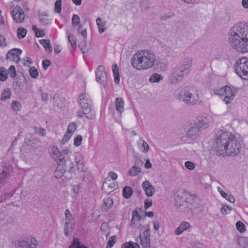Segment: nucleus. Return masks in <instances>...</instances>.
I'll return each mask as SVG.
<instances>
[{
	"label": "nucleus",
	"mask_w": 248,
	"mask_h": 248,
	"mask_svg": "<svg viewBox=\"0 0 248 248\" xmlns=\"http://www.w3.org/2000/svg\"><path fill=\"white\" fill-rule=\"evenodd\" d=\"M216 151L218 155L226 154L235 156L239 154L241 148V141L234 135L225 130H218L216 133Z\"/></svg>",
	"instance_id": "obj_1"
},
{
	"label": "nucleus",
	"mask_w": 248,
	"mask_h": 248,
	"mask_svg": "<svg viewBox=\"0 0 248 248\" xmlns=\"http://www.w3.org/2000/svg\"><path fill=\"white\" fill-rule=\"evenodd\" d=\"M231 46L238 52H248V25L243 23L234 25L230 30Z\"/></svg>",
	"instance_id": "obj_2"
},
{
	"label": "nucleus",
	"mask_w": 248,
	"mask_h": 248,
	"mask_svg": "<svg viewBox=\"0 0 248 248\" xmlns=\"http://www.w3.org/2000/svg\"><path fill=\"white\" fill-rule=\"evenodd\" d=\"M156 61V57L153 51L149 50L138 51L133 55L131 63L137 70L147 69L153 66Z\"/></svg>",
	"instance_id": "obj_3"
},
{
	"label": "nucleus",
	"mask_w": 248,
	"mask_h": 248,
	"mask_svg": "<svg viewBox=\"0 0 248 248\" xmlns=\"http://www.w3.org/2000/svg\"><path fill=\"white\" fill-rule=\"evenodd\" d=\"M175 205L180 212H186L189 210L193 212L195 203V197L185 191L177 192L175 195Z\"/></svg>",
	"instance_id": "obj_4"
},
{
	"label": "nucleus",
	"mask_w": 248,
	"mask_h": 248,
	"mask_svg": "<svg viewBox=\"0 0 248 248\" xmlns=\"http://www.w3.org/2000/svg\"><path fill=\"white\" fill-rule=\"evenodd\" d=\"M192 64L190 58L185 59L181 65L175 67L170 77V81L172 84H176L181 81L183 77L189 74Z\"/></svg>",
	"instance_id": "obj_5"
},
{
	"label": "nucleus",
	"mask_w": 248,
	"mask_h": 248,
	"mask_svg": "<svg viewBox=\"0 0 248 248\" xmlns=\"http://www.w3.org/2000/svg\"><path fill=\"white\" fill-rule=\"evenodd\" d=\"M201 132L197 125L191 123L187 126L185 135L182 136L181 140L184 142L190 143L197 139Z\"/></svg>",
	"instance_id": "obj_6"
},
{
	"label": "nucleus",
	"mask_w": 248,
	"mask_h": 248,
	"mask_svg": "<svg viewBox=\"0 0 248 248\" xmlns=\"http://www.w3.org/2000/svg\"><path fill=\"white\" fill-rule=\"evenodd\" d=\"M177 98L188 105H194L197 104L199 100V95L198 92L193 90L181 92L178 95Z\"/></svg>",
	"instance_id": "obj_7"
},
{
	"label": "nucleus",
	"mask_w": 248,
	"mask_h": 248,
	"mask_svg": "<svg viewBox=\"0 0 248 248\" xmlns=\"http://www.w3.org/2000/svg\"><path fill=\"white\" fill-rule=\"evenodd\" d=\"M236 73L242 79L248 80V60L242 58L238 60L234 65Z\"/></svg>",
	"instance_id": "obj_8"
},
{
	"label": "nucleus",
	"mask_w": 248,
	"mask_h": 248,
	"mask_svg": "<svg viewBox=\"0 0 248 248\" xmlns=\"http://www.w3.org/2000/svg\"><path fill=\"white\" fill-rule=\"evenodd\" d=\"M140 231H143L140 235L141 245L145 248L150 247V231L149 226L148 225L141 226Z\"/></svg>",
	"instance_id": "obj_9"
},
{
	"label": "nucleus",
	"mask_w": 248,
	"mask_h": 248,
	"mask_svg": "<svg viewBox=\"0 0 248 248\" xmlns=\"http://www.w3.org/2000/svg\"><path fill=\"white\" fill-rule=\"evenodd\" d=\"M96 81L99 82L103 86L105 87L108 83L107 77L105 67L103 65H99L95 71Z\"/></svg>",
	"instance_id": "obj_10"
},
{
	"label": "nucleus",
	"mask_w": 248,
	"mask_h": 248,
	"mask_svg": "<svg viewBox=\"0 0 248 248\" xmlns=\"http://www.w3.org/2000/svg\"><path fill=\"white\" fill-rule=\"evenodd\" d=\"M65 223L64 227V234L68 236L69 233L73 230L74 225V217L68 209L65 211Z\"/></svg>",
	"instance_id": "obj_11"
},
{
	"label": "nucleus",
	"mask_w": 248,
	"mask_h": 248,
	"mask_svg": "<svg viewBox=\"0 0 248 248\" xmlns=\"http://www.w3.org/2000/svg\"><path fill=\"white\" fill-rule=\"evenodd\" d=\"M11 14L13 19L16 23H21L23 21L25 18V15L22 9L18 5L13 8L11 11Z\"/></svg>",
	"instance_id": "obj_12"
},
{
	"label": "nucleus",
	"mask_w": 248,
	"mask_h": 248,
	"mask_svg": "<svg viewBox=\"0 0 248 248\" xmlns=\"http://www.w3.org/2000/svg\"><path fill=\"white\" fill-rule=\"evenodd\" d=\"M37 244L38 242L36 240L28 239L17 241L16 243V245L20 248H36Z\"/></svg>",
	"instance_id": "obj_13"
},
{
	"label": "nucleus",
	"mask_w": 248,
	"mask_h": 248,
	"mask_svg": "<svg viewBox=\"0 0 248 248\" xmlns=\"http://www.w3.org/2000/svg\"><path fill=\"white\" fill-rule=\"evenodd\" d=\"M51 154L52 158L56 162L61 163L62 164H65V160L64 156L57 147L54 146L52 148Z\"/></svg>",
	"instance_id": "obj_14"
},
{
	"label": "nucleus",
	"mask_w": 248,
	"mask_h": 248,
	"mask_svg": "<svg viewBox=\"0 0 248 248\" xmlns=\"http://www.w3.org/2000/svg\"><path fill=\"white\" fill-rule=\"evenodd\" d=\"M22 53V50L19 48L11 49L6 55L7 60L18 62L20 61L19 56Z\"/></svg>",
	"instance_id": "obj_15"
},
{
	"label": "nucleus",
	"mask_w": 248,
	"mask_h": 248,
	"mask_svg": "<svg viewBox=\"0 0 248 248\" xmlns=\"http://www.w3.org/2000/svg\"><path fill=\"white\" fill-rule=\"evenodd\" d=\"M226 89H227V90L226 93H224L225 94L224 96L225 98L223 100L228 104L233 99L237 90L234 87L231 88L228 86H226Z\"/></svg>",
	"instance_id": "obj_16"
},
{
	"label": "nucleus",
	"mask_w": 248,
	"mask_h": 248,
	"mask_svg": "<svg viewBox=\"0 0 248 248\" xmlns=\"http://www.w3.org/2000/svg\"><path fill=\"white\" fill-rule=\"evenodd\" d=\"M209 122L207 117L206 115H203L199 116L197 120L193 124L197 125L199 126V129L202 131L208 126Z\"/></svg>",
	"instance_id": "obj_17"
},
{
	"label": "nucleus",
	"mask_w": 248,
	"mask_h": 248,
	"mask_svg": "<svg viewBox=\"0 0 248 248\" xmlns=\"http://www.w3.org/2000/svg\"><path fill=\"white\" fill-rule=\"evenodd\" d=\"M81 107L83 109V113L86 117L90 120L93 119L95 118V115L91 112V104L86 102H79Z\"/></svg>",
	"instance_id": "obj_18"
},
{
	"label": "nucleus",
	"mask_w": 248,
	"mask_h": 248,
	"mask_svg": "<svg viewBox=\"0 0 248 248\" xmlns=\"http://www.w3.org/2000/svg\"><path fill=\"white\" fill-rule=\"evenodd\" d=\"M143 162L140 160H136L134 165L128 171V174L131 176L138 175L141 172L140 167L143 165Z\"/></svg>",
	"instance_id": "obj_19"
},
{
	"label": "nucleus",
	"mask_w": 248,
	"mask_h": 248,
	"mask_svg": "<svg viewBox=\"0 0 248 248\" xmlns=\"http://www.w3.org/2000/svg\"><path fill=\"white\" fill-rule=\"evenodd\" d=\"M142 187L147 197L152 196L155 193V188L148 181H145L142 184Z\"/></svg>",
	"instance_id": "obj_20"
},
{
	"label": "nucleus",
	"mask_w": 248,
	"mask_h": 248,
	"mask_svg": "<svg viewBox=\"0 0 248 248\" xmlns=\"http://www.w3.org/2000/svg\"><path fill=\"white\" fill-rule=\"evenodd\" d=\"M13 171V167L11 165L3 167L2 170L0 172V183H3L9 177Z\"/></svg>",
	"instance_id": "obj_21"
},
{
	"label": "nucleus",
	"mask_w": 248,
	"mask_h": 248,
	"mask_svg": "<svg viewBox=\"0 0 248 248\" xmlns=\"http://www.w3.org/2000/svg\"><path fill=\"white\" fill-rule=\"evenodd\" d=\"M116 186L114 182H111L110 184L108 183L107 179L106 178L103 183L102 190L105 193L109 194L115 188Z\"/></svg>",
	"instance_id": "obj_22"
},
{
	"label": "nucleus",
	"mask_w": 248,
	"mask_h": 248,
	"mask_svg": "<svg viewBox=\"0 0 248 248\" xmlns=\"http://www.w3.org/2000/svg\"><path fill=\"white\" fill-rule=\"evenodd\" d=\"M75 160L77 170L79 171H83L84 170V164L83 162L82 155L80 153L77 154L75 156Z\"/></svg>",
	"instance_id": "obj_23"
},
{
	"label": "nucleus",
	"mask_w": 248,
	"mask_h": 248,
	"mask_svg": "<svg viewBox=\"0 0 248 248\" xmlns=\"http://www.w3.org/2000/svg\"><path fill=\"white\" fill-rule=\"evenodd\" d=\"M115 105L116 109L120 113L123 112L124 110V99L121 97H118L116 98L115 101Z\"/></svg>",
	"instance_id": "obj_24"
},
{
	"label": "nucleus",
	"mask_w": 248,
	"mask_h": 248,
	"mask_svg": "<svg viewBox=\"0 0 248 248\" xmlns=\"http://www.w3.org/2000/svg\"><path fill=\"white\" fill-rule=\"evenodd\" d=\"M39 21L43 25H46L50 22L51 19L46 17L47 15L46 14H42L40 12H38Z\"/></svg>",
	"instance_id": "obj_25"
},
{
	"label": "nucleus",
	"mask_w": 248,
	"mask_h": 248,
	"mask_svg": "<svg viewBox=\"0 0 248 248\" xmlns=\"http://www.w3.org/2000/svg\"><path fill=\"white\" fill-rule=\"evenodd\" d=\"M189 226H190V225L188 222H183L176 229V230L175 231V233L177 235H179L181 233H182V232L184 231L187 230L188 228H189Z\"/></svg>",
	"instance_id": "obj_26"
},
{
	"label": "nucleus",
	"mask_w": 248,
	"mask_h": 248,
	"mask_svg": "<svg viewBox=\"0 0 248 248\" xmlns=\"http://www.w3.org/2000/svg\"><path fill=\"white\" fill-rule=\"evenodd\" d=\"M61 163H58V166L54 172V176L57 178H61L65 171L64 167L61 165Z\"/></svg>",
	"instance_id": "obj_27"
},
{
	"label": "nucleus",
	"mask_w": 248,
	"mask_h": 248,
	"mask_svg": "<svg viewBox=\"0 0 248 248\" xmlns=\"http://www.w3.org/2000/svg\"><path fill=\"white\" fill-rule=\"evenodd\" d=\"M112 68L114 77V82L116 84H118L120 82V78L118 65L116 64H114L112 65Z\"/></svg>",
	"instance_id": "obj_28"
},
{
	"label": "nucleus",
	"mask_w": 248,
	"mask_h": 248,
	"mask_svg": "<svg viewBox=\"0 0 248 248\" xmlns=\"http://www.w3.org/2000/svg\"><path fill=\"white\" fill-rule=\"evenodd\" d=\"M40 44L43 45L46 51H48L49 53L52 51V47L50 46V41L48 39H42L39 41Z\"/></svg>",
	"instance_id": "obj_29"
},
{
	"label": "nucleus",
	"mask_w": 248,
	"mask_h": 248,
	"mask_svg": "<svg viewBox=\"0 0 248 248\" xmlns=\"http://www.w3.org/2000/svg\"><path fill=\"white\" fill-rule=\"evenodd\" d=\"M68 248H88L83 244H81L79 240L77 238H74L72 244Z\"/></svg>",
	"instance_id": "obj_30"
},
{
	"label": "nucleus",
	"mask_w": 248,
	"mask_h": 248,
	"mask_svg": "<svg viewBox=\"0 0 248 248\" xmlns=\"http://www.w3.org/2000/svg\"><path fill=\"white\" fill-rule=\"evenodd\" d=\"M133 193V190L130 186H125L123 189V196L126 199H129Z\"/></svg>",
	"instance_id": "obj_31"
},
{
	"label": "nucleus",
	"mask_w": 248,
	"mask_h": 248,
	"mask_svg": "<svg viewBox=\"0 0 248 248\" xmlns=\"http://www.w3.org/2000/svg\"><path fill=\"white\" fill-rule=\"evenodd\" d=\"M163 79V77L158 74V73H154L149 78V81L151 83H157L159 82L160 81Z\"/></svg>",
	"instance_id": "obj_32"
},
{
	"label": "nucleus",
	"mask_w": 248,
	"mask_h": 248,
	"mask_svg": "<svg viewBox=\"0 0 248 248\" xmlns=\"http://www.w3.org/2000/svg\"><path fill=\"white\" fill-rule=\"evenodd\" d=\"M96 22L98 27L99 33H102L105 31L106 29V28H105V26L106 25V22L102 21V19L100 17H98V18H97Z\"/></svg>",
	"instance_id": "obj_33"
},
{
	"label": "nucleus",
	"mask_w": 248,
	"mask_h": 248,
	"mask_svg": "<svg viewBox=\"0 0 248 248\" xmlns=\"http://www.w3.org/2000/svg\"><path fill=\"white\" fill-rule=\"evenodd\" d=\"M13 85L15 90H22L24 87L23 82L18 77L14 79Z\"/></svg>",
	"instance_id": "obj_34"
},
{
	"label": "nucleus",
	"mask_w": 248,
	"mask_h": 248,
	"mask_svg": "<svg viewBox=\"0 0 248 248\" xmlns=\"http://www.w3.org/2000/svg\"><path fill=\"white\" fill-rule=\"evenodd\" d=\"M121 248H140L139 245L132 241H129L128 242H125L124 243Z\"/></svg>",
	"instance_id": "obj_35"
},
{
	"label": "nucleus",
	"mask_w": 248,
	"mask_h": 248,
	"mask_svg": "<svg viewBox=\"0 0 248 248\" xmlns=\"http://www.w3.org/2000/svg\"><path fill=\"white\" fill-rule=\"evenodd\" d=\"M79 102H86L92 104V101L88 94L85 93H81L79 97Z\"/></svg>",
	"instance_id": "obj_36"
},
{
	"label": "nucleus",
	"mask_w": 248,
	"mask_h": 248,
	"mask_svg": "<svg viewBox=\"0 0 248 248\" xmlns=\"http://www.w3.org/2000/svg\"><path fill=\"white\" fill-rule=\"evenodd\" d=\"M11 95V93L10 89H6L1 93V100L3 101H6L7 99L10 98Z\"/></svg>",
	"instance_id": "obj_37"
},
{
	"label": "nucleus",
	"mask_w": 248,
	"mask_h": 248,
	"mask_svg": "<svg viewBox=\"0 0 248 248\" xmlns=\"http://www.w3.org/2000/svg\"><path fill=\"white\" fill-rule=\"evenodd\" d=\"M8 78V74L6 70L4 67H0V80L1 81H5Z\"/></svg>",
	"instance_id": "obj_38"
},
{
	"label": "nucleus",
	"mask_w": 248,
	"mask_h": 248,
	"mask_svg": "<svg viewBox=\"0 0 248 248\" xmlns=\"http://www.w3.org/2000/svg\"><path fill=\"white\" fill-rule=\"evenodd\" d=\"M113 201L110 198H108L104 200V203L103 204V208L104 209H108L112 207L113 205Z\"/></svg>",
	"instance_id": "obj_39"
},
{
	"label": "nucleus",
	"mask_w": 248,
	"mask_h": 248,
	"mask_svg": "<svg viewBox=\"0 0 248 248\" xmlns=\"http://www.w3.org/2000/svg\"><path fill=\"white\" fill-rule=\"evenodd\" d=\"M30 76L33 78H37L38 77V71L34 66L31 67L29 69Z\"/></svg>",
	"instance_id": "obj_40"
},
{
	"label": "nucleus",
	"mask_w": 248,
	"mask_h": 248,
	"mask_svg": "<svg viewBox=\"0 0 248 248\" xmlns=\"http://www.w3.org/2000/svg\"><path fill=\"white\" fill-rule=\"evenodd\" d=\"M27 31L25 29L19 27L17 30V34L19 38H23L26 36Z\"/></svg>",
	"instance_id": "obj_41"
},
{
	"label": "nucleus",
	"mask_w": 248,
	"mask_h": 248,
	"mask_svg": "<svg viewBox=\"0 0 248 248\" xmlns=\"http://www.w3.org/2000/svg\"><path fill=\"white\" fill-rule=\"evenodd\" d=\"M221 195L231 202L233 203L235 201L234 198L232 195L228 194L224 191L221 192Z\"/></svg>",
	"instance_id": "obj_42"
},
{
	"label": "nucleus",
	"mask_w": 248,
	"mask_h": 248,
	"mask_svg": "<svg viewBox=\"0 0 248 248\" xmlns=\"http://www.w3.org/2000/svg\"><path fill=\"white\" fill-rule=\"evenodd\" d=\"M116 240L117 238L116 236H111L107 243L106 248H111L116 243Z\"/></svg>",
	"instance_id": "obj_43"
},
{
	"label": "nucleus",
	"mask_w": 248,
	"mask_h": 248,
	"mask_svg": "<svg viewBox=\"0 0 248 248\" xmlns=\"http://www.w3.org/2000/svg\"><path fill=\"white\" fill-rule=\"evenodd\" d=\"M80 22L79 17L77 15H74L72 18V24L74 27L79 25Z\"/></svg>",
	"instance_id": "obj_44"
},
{
	"label": "nucleus",
	"mask_w": 248,
	"mask_h": 248,
	"mask_svg": "<svg viewBox=\"0 0 248 248\" xmlns=\"http://www.w3.org/2000/svg\"><path fill=\"white\" fill-rule=\"evenodd\" d=\"M76 128V125L74 123H70L67 128V132L72 135Z\"/></svg>",
	"instance_id": "obj_45"
},
{
	"label": "nucleus",
	"mask_w": 248,
	"mask_h": 248,
	"mask_svg": "<svg viewBox=\"0 0 248 248\" xmlns=\"http://www.w3.org/2000/svg\"><path fill=\"white\" fill-rule=\"evenodd\" d=\"M55 12L57 13H60L62 10V0H57L55 3Z\"/></svg>",
	"instance_id": "obj_46"
},
{
	"label": "nucleus",
	"mask_w": 248,
	"mask_h": 248,
	"mask_svg": "<svg viewBox=\"0 0 248 248\" xmlns=\"http://www.w3.org/2000/svg\"><path fill=\"white\" fill-rule=\"evenodd\" d=\"M237 230L240 232H243L246 230V227L243 223L240 221H238L236 224Z\"/></svg>",
	"instance_id": "obj_47"
},
{
	"label": "nucleus",
	"mask_w": 248,
	"mask_h": 248,
	"mask_svg": "<svg viewBox=\"0 0 248 248\" xmlns=\"http://www.w3.org/2000/svg\"><path fill=\"white\" fill-rule=\"evenodd\" d=\"M8 73L11 78H14L16 75V68L14 65H11L8 70Z\"/></svg>",
	"instance_id": "obj_48"
},
{
	"label": "nucleus",
	"mask_w": 248,
	"mask_h": 248,
	"mask_svg": "<svg viewBox=\"0 0 248 248\" xmlns=\"http://www.w3.org/2000/svg\"><path fill=\"white\" fill-rule=\"evenodd\" d=\"M175 16L174 13L172 12H169L164 14L161 17V19L163 20H167L168 19L174 17Z\"/></svg>",
	"instance_id": "obj_49"
},
{
	"label": "nucleus",
	"mask_w": 248,
	"mask_h": 248,
	"mask_svg": "<svg viewBox=\"0 0 248 248\" xmlns=\"http://www.w3.org/2000/svg\"><path fill=\"white\" fill-rule=\"evenodd\" d=\"M132 219L131 221L134 223V221L135 220H140L141 218V217L139 215L138 212L136 210H134L132 212Z\"/></svg>",
	"instance_id": "obj_50"
},
{
	"label": "nucleus",
	"mask_w": 248,
	"mask_h": 248,
	"mask_svg": "<svg viewBox=\"0 0 248 248\" xmlns=\"http://www.w3.org/2000/svg\"><path fill=\"white\" fill-rule=\"evenodd\" d=\"M35 132L38 135L42 136H44L46 135V130L44 128L40 127L37 128V127H34L33 128Z\"/></svg>",
	"instance_id": "obj_51"
},
{
	"label": "nucleus",
	"mask_w": 248,
	"mask_h": 248,
	"mask_svg": "<svg viewBox=\"0 0 248 248\" xmlns=\"http://www.w3.org/2000/svg\"><path fill=\"white\" fill-rule=\"evenodd\" d=\"M226 90L225 86L223 88L216 89L215 90V93L220 96H224V93H226Z\"/></svg>",
	"instance_id": "obj_52"
},
{
	"label": "nucleus",
	"mask_w": 248,
	"mask_h": 248,
	"mask_svg": "<svg viewBox=\"0 0 248 248\" xmlns=\"http://www.w3.org/2000/svg\"><path fill=\"white\" fill-rule=\"evenodd\" d=\"M141 141L142 142V147L143 149H142V152L144 153H146L148 152L149 149V147L147 143L144 141L141 138L140 139Z\"/></svg>",
	"instance_id": "obj_53"
},
{
	"label": "nucleus",
	"mask_w": 248,
	"mask_h": 248,
	"mask_svg": "<svg viewBox=\"0 0 248 248\" xmlns=\"http://www.w3.org/2000/svg\"><path fill=\"white\" fill-rule=\"evenodd\" d=\"M53 101H54V103L55 104V105H56L57 106H58V107H61V101L60 100V98H59V96L58 94H55L54 96H53Z\"/></svg>",
	"instance_id": "obj_54"
},
{
	"label": "nucleus",
	"mask_w": 248,
	"mask_h": 248,
	"mask_svg": "<svg viewBox=\"0 0 248 248\" xmlns=\"http://www.w3.org/2000/svg\"><path fill=\"white\" fill-rule=\"evenodd\" d=\"M185 165L186 167L189 170H193L195 168V164L189 161H186L185 163Z\"/></svg>",
	"instance_id": "obj_55"
},
{
	"label": "nucleus",
	"mask_w": 248,
	"mask_h": 248,
	"mask_svg": "<svg viewBox=\"0 0 248 248\" xmlns=\"http://www.w3.org/2000/svg\"><path fill=\"white\" fill-rule=\"evenodd\" d=\"M21 108L20 103L17 101H13L12 102V108L15 111L19 110Z\"/></svg>",
	"instance_id": "obj_56"
},
{
	"label": "nucleus",
	"mask_w": 248,
	"mask_h": 248,
	"mask_svg": "<svg viewBox=\"0 0 248 248\" xmlns=\"http://www.w3.org/2000/svg\"><path fill=\"white\" fill-rule=\"evenodd\" d=\"M82 140V137L81 135L78 136L76 138H75L74 140V145L76 147L79 146L81 144V141Z\"/></svg>",
	"instance_id": "obj_57"
},
{
	"label": "nucleus",
	"mask_w": 248,
	"mask_h": 248,
	"mask_svg": "<svg viewBox=\"0 0 248 248\" xmlns=\"http://www.w3.org/2000/svg\"><path fill=\"white\" fill-rule=\"evenodd\" d=\"M72 135L66 132V133L64 135L63 138L62 139L61 143L62 144H64L66 142H67L70 139Z\"/></svg>",
	"instance_id": "obj_58"
},
{
	"label": "nucleus",
	"mask_w": 248,
	"mask_h": 248,
	"mask_svg": "<svg viewBox=\"0 0 248 248\" xmlns=\"http://www.w3.org/2000/svg\"><path fill=\"white\" fill-rule=\"evenodd\" d=\"M152 205V200L150 199H147L144 202V208L145 210L149 208Z\"/></svg>",
	"instance_id": "obj_59"
},
{
	"label": "nucleus",
	"mask_w": 248,
	"mask_h": 248,
	"mask_svg": "<svg viewBox=\"0 0 248 248\" xmlns=\"http://www.w3.org/2000/svg\"><path fill=\"white\" fill-rule=\"evenodd\" d=\"M68 41L72 46L73 44L76 45V38L72 34H70L68 36Z\"/></svg>",
	"instance_id": "obj_60"
},
{
	"label": "nucleus",
	"mask_w": 248,
	"mask_h": 248,
	"mask_svg": "<svg viewBox=\"0 0 248 248\" xmlns=\"http://www.w3.org/2000/svg\"><path fill=\"white\" fill-rule=\"evenodd\" d=\"M51 63V62L47 59L43 60L42 62L43 68L45 70H46L47 68L50 65Z\"/></svg>",
	"instance_id": "obj_61"
},
{
	"label": "nucleus",
	"mask_w": 248,
	"mask_h": 248,
	"mask_svg": "<svg viewBox=\"0 0 248 248\" xmlns=\"http://www.w3.org/2000/svg\"><path fill=\"white\" fill-rule=\"evenodd\" d=\"M231 210V208L228 206H224L221 208V212L223 214H227Z\"/></svg>",
	"instance_id": "obj_62"
},
{
	"label": "nucleus",
	"mask_w": 248,
	"mask_h": 248,
	"mask_svg": "<svg viewBox=\"0 0 248 248\" xmlns=\"http://www.w3.org/2000/svg\"><path fill=\"white\" fill-rule=\"evenodd\" d=\"M158 68L161 70H165L167 67V64L166 63L161 62H160L157 63Z\"/></svg>",
	"instance_id": "obj_63"
},
{
	"label": "nucleus",
	"mask_w": 248,
	"mask_h": 248,
	"mask_svg": "<svg viewBox=\"0 0 248 248\" xmlns=\"http://www.w3.org/2000/svg\"><path fill=\"white\" fill-rule=\"evenodd\" d=\"M7 45V44L5 42V38L0 34V46H5Z\"/></svg>",
	"instance_id": "obj_64"
}]
</instances>
